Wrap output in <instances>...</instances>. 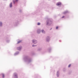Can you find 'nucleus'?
Returning a JSON list of instances; mask_svg holds the SVG:
<instances>
[{
	"label": "nucleus",
	"instance_id": "nucleus-4",
	"mask_svg": "<svg viewBox=\"0 0 78 78\" xmlns=\"http://www.w3.org/2000/svg\"><path fill=\"white\" fill-rule=\"evenodd\" d=\"M13 3H15V2H17V1H18V0H13Z\"/></svg>",
	"mask_w": 78,
	"mask_h": 78
},
{
	"label": "nucleus",
	"instance_id": "nucleus-7",
	"mask_svg": "<svg viewBox=\"0 0 78 78\" xmlns=\"http://www.w3.org/2000/svg\"><path fill=\"white\" fill-rule=\"evenodd\" d=\"M20 42H21V41H18L17 44H19V43H20Z\"/></svg>",
	"mask_w": 78,
	"mask_h": 78
},
{
	"label": "nucleus",
	"instance_id": "nucleus-1",
	"mask_svg": "<svg viewBox=\"0 0 78 78\" xmlns=\"http://www.w3.org/2000/svg\"><path fill=\"white\" fill-rule=\"evenodd\" d=\"M47 25H48V23H51V22H52L50 20H48L47 21Z\"/></svg>",
	"mask_w": 78,
	"mask_h": 78
},
{
	"label": "nucleus",
	"instance_id": "nucleus-12",
	"mask_svg": "<svg viewBox=\"0 0 78 78\" xmlns=\"http://www.w3.org/2000/svg\"><path fill=\"white\" fill-rule=\"evenodd\" d=\"M0 25H1V26H2V23H0Z\"/></svg>",
	"mask_w": 78,
	"mask_h": 78
},
{
	"label": "nucleus",
	"instance_id": "nucleus-8",
	"mask_svg": "<svg viewBox=\"0 0 78 78\" xmlns=\"http://www.w3.org/2000/svg\"><path fill=\"white\" fill-rule=\"evenodd\" d=\"M20 48H18V50H20Z\"/></svg>",
	"mask_w": 78,
	"mask_h": 78
},
{
	"label": "nucleus",
	"instance_id": "nucleus-5",
	"mask_svg": "<svg viewBox=\"0 0 78 78\" xmlns=\"http://www.w3.org/2000/svg\"><path fill=\"white\" fill-rule=\"evenodd\" d=\"M10 8H11L12 7V3H10Z\"/></svg>",
	"mask_w": 78,
	"mask_h": 78
},
{
	"label": "nucleus",
	"instance_id": "nucleus-9",
	"mask_svg": "<svg viewBox=\"0 0 78 78\" xmlns=\"http://www.w3.org/2000/svg\"><path fill=\"white\" fill-rule=\"evenodd\" d=\"M2 75L3 78H4V77L5 76L4 75V74H2Z\"/></svg>",
	"mask_w": 78,
	"mask_h": 78
},
{
	"label": "nucleus",
	"instance_id": "nucleus-6",
	"mask_svg": "<svg viewBox=\"0 0 78 78\" xmlns=\"http://www.w3.org/2000/svg\"><path fill=\"white\" fill-rule=\"evenodd\" d=\"M42 32L43 33H45V31L44 30H41Z\"/></svg>",
	"mask_w": 78,
	"mask_h": 78
},
{
	"label": "nucleus",
	"instance_id": "nucleus-2",
	"mask_svg": "<svg viewBox=\"0 0 78 78\" xmlns=\"http://www.w3.org/2000/svg\"><path fill=\"white\" fill-rule=\"evenodd\" d=\"M61 5V2H58L56 4L57 6H59V5Z\"/></svg>",
	"mask_w": 78,
	"mask_h": 78
},
{
	"label": "nucleus",
	"instance_id": "nucleus-10",
	"mask_svg": "<svg viewBox=\"0 0 78 78\" xmlns=\"http://www.w3.org/2000/svg\"><path fill=\"white\" fill-rule=\"evenodd\" d=\"M40 23H37L38 25H40Z\"/></svg>",
	"mask_w": 78,
	"mask_h": 78
},
{
	"label": "nucleus",
	"instance_id": "nucleus-16",
	"mask_svg": "<svg viewBox=\"0 0 78 78\" xmlns=\"http://www.w3.org/2000/svg\"><path fill=\"white\" fill-rule=\"evenodd\" d=\"M32 47H34V45H32Z\"/></svg>",
	"mask_w": 78,
	"mask_h": 78
},
{
	"label": "nucleus",
	"instance_id": "nucleus-3",
	"mask_svg": "<svg viewBox=\"0 0 78 78\" xmlns=\"http://www.w3.org/2000/svg\"><path fill=\"white\" fill-rule=\"evenodd\" d=\"M33 42L34 43V44H36L37 43V41L35 40H33Z\"/></svg>",
	"mask_w": 78,
	"mask_h": 78
},
{
	"label": "nucleus",
	"instance_id": "nucleus-15",
	"mask_svg": "<svg viewBox=\"0 0 78 78\" xmlns=\"http://www.w3.org/2000/svg\"><path fill=\"white\" fill-rule=\"evenodd\" d=\"M64 16H63L62 17V18H64Z\"/></svg>",
	"mask_w": 78,
	"mask_h": 78
},
{
	"label": "nucleus",
	"instance_id": "nucleus-14",
	"mask_svg": "<svg viewBox=\"0 0 78 78\" xmlns=\"http://www.w3.org/2000/svg\"><path fill=\"white\" fill-rule=\"evenodd\" d=\"M15 76H17V74H15Z\"/></svg>",
	"mask_w": 78,
	"mask_h": 78
},
{
	"label": "nucleus",
	"instance_id": "nucleus-11",
	"mask_svg": "<svg viewBox=\"0 0 78 78\" xmlns=\"http://www.w3.org/2000/svg\"><path fill=\"white\" fill-rule=\"evenodd\" d=\"M71 66V64H69V66H68V67H70V66Z\"/></svg>",
	"mask_w": 78,
	"mask_h": 78
},
{
	"label": "nucleus",
	"instance_id": "nucleus-13",
	"mask_svg": "<svg viewBox=\"0 0 78 78\" xmlns=\"http://www.w3.org/2000/svg\"><path fill=\"white\" fill-rule=\"evenodd\" d=\"M58 27H56V29H58Z\"/></svg>",
	"mask_w": 78,
	"mask_h": 78
}]
</instances>
